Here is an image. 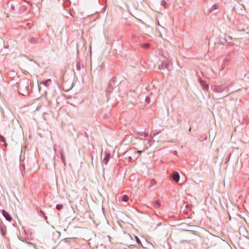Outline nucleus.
<instances>
[{"label":"nucleus","instance_id":"1","mask_svg":"<svg viewBox=\"0 0 249 249\" xmlns=\"http://www.w3.org/2000/svg\"><path fill=\"white\" fill-rule=\"evenodd\" d=\"M124 154L128 157L130 161H134L137 160L139 157V151L135 150L130 149L126 151Z\"/></svg>","mask_w":249,"mask_h":249},{"label":"nucleus","instance_id":"2","mask_svg":"<svg viewBox=\"0 0 249 249\" xmlns=\"http://www.w3.org/2000/svg\"><path fill=\"white\" fill-rule=\"evenodd\" d=\"M228 90L229 86L224 84L216 86L214 89V91L217 93H227L228 91Z\"/></svg>","mask_w":249,"mask_h":249},{"label":"nucleus","instance_id":"3","mask_svg":"<svg viewBox=\"0 0 249 249\" xmlns=\"http://www.w3.org/2000/svg\"><path fill=\"white\" fill-rule=\"evenodd\" d=\"M28 84L21 83L19 84V93L24 96L28 94Z\"/></svg>","mask_w":249,"mask_h":249},{"label":"nucleus","instance_id":"4","mask_svg":"<svg viewBox=\"0 0 249 249\" xmlns=\"http://www.w3.org/2000/svg\"><path fill=\"white\" fill-rule=\"evenodd\" d=\"M128 200L129 197L126 195L120 196L118 198V202L123 205H126Z\"/></svg>","mask_w":249,"mask_h":249},{"label":"nucleus","instance_id":"5","mask_svg":"<svg viewBox=\"0 0 249 249\" xmlns=\"http://www.w3.org/2000/svg\"><path fill=\"white\" fill-rule=\"evenodd\" d=\"M115 80L114 78L111 79L109 83V85L108 86L107 92V93H109L111 92V89H113V87L115 86Z\"/></svg>","mask_w":249,"mask_h":249},{"label":"nucleus","instance_id":"6","mask_svg":"<svg viewBox=\"0 0 249 249\" xmlns=\"http://www.w3.org/2000/svg\"><path fill=\"white\" fill-rule=\"evenodd\" d=\"M171 177L173 180H174L176 182L179 181L180 179V176L178 172H174L173 174L171 175Z\"/></svg>","mask_w":249,"mask_h":249},{"label":"nucleus","instance_id":"7","mask_svg":"<svg viewBox=\"0 0 249 249\" xmlns=\"http://www.w3.org/2000/svg\"><path fill=\"white\" fill-rule=\"evenodd\" d=\"M240 233H242L243 236H244L246 238L249 239V237H248V231L247 229L245 227H241L239 229Z\"/></svg>","mask_w":249,"mask_h":249},{"label":"nucleus","instance_id":"8","mask_svg":"<svg viewBox=\"0 0 249 249\" xmlns=\"http://www.w3.org/2000/svg\"><path fill=\"white\" fill-rule=\"evenodd\" d=\"M199 81L202 89L205 90H208L209 89V85L206 83V82L200 78L199 79Z\"/></svg>","mask_w":249,"mask_h":249},{"label":"nucleus","instance_id":"9","mask_svg":"<svg viewBox=\"0 0 249 249\" xmlns=\"http://www.w3.org/2000/svg\"><path fill=\"white\" fill-rule=\"evenodd\" d=\"M18 6V3L16 2L13 3L12 1H9L8 2V7L10 9L15 10L16 9V7Z\"/></svg>","mask_w":249,"mask_h":249},{"label":"nucleus","instance_id":"10","mask_svg":"<svg viewBox=\"0 0 249 249\" xmlns=\"http://www.w3.org/2000/svg\"><path fill=\"white\" fill-rule=\"evenodd\" d=\"M2 213L3 216L5 218V219L7 221H10L12 220V217H11V215L6 211L3 210L2 211Z\"/></svg>","mask_w":249,"mask_h":249},{"label":"nucleus","instance_id":"11","mask_svg":"<svg viewBox=\"0 0 249 249\" xmlns=\"http://www.w3.org/2000/svg\"><path fill=\"white\" fill-rule=\"evenodd\" d=\"M169 63H165L163 61H162L160 64H159L158 66L159 69L160 70H162L165 68L168 69Z\"/></svg>","mask_w":249,"mask_h":249},{"label":"nucleus","instance_id":"12","mask_svg":"<svg viewBox=\"0 0 249 249\" xmlns=\"http://www.w3.org/2000/svg\"><path fill=\"white\" fill-rule=\"evenodd\" d=\"M110 156V154H108V153L106 154V156L105 157V158L103 159V165L104 164L107 165V163L109 160Z\"/></svg>","mask_w":249,"mask_h":249},{"label":"nucleus","instance_id":"13","mask_svg":"<svg viewBox=\"0 0 249 249\" xmlns=\"http://www.w3.org/2000/svg\"><path fill=\"white\" fill-rule=\"evenodd\" d=\"M60 158H61L62 162L65 165L66 164V160H65V157H64L63 153V151L62 150H61L60 151Z\"/></svg>","mask_w":249,"mask_h":249},{"label":"nucleus","instance_id":"14","mask_svg":"<svg viewBox=\"0 0 249 249\" xmlns=\"http://www.w3.org/2000/svg\"><path fill=\"white\" fill-rule=\"evenodd\" d=\"M218 5L214 4V5H213L211 6L210 9L209 11V13L212 12L214 10H216V9H218Z\"/></svg>","mask_w":249,"mask_h":249},{"label":"nucleus","instance_id":"15","mask_svg":"<svg viewBox=\"0 0 249 249\" xmlns=\"http://www.w3.org/2000/svg\"><path fill=\"white\" fill-rule=\"evenodd\" d=\"M0 142H3V145L4 146H7V143L5 142V138L2 135H0Z\"/></svg>","mask_w":249,"mask_h":249},{"label":"nucleus","instance_id":"16","mask_svg":"<svg viewBox=\"0 0 249 249\" xmlns=\"http://www.w3.org/2000/svg\"><path fill=\"white\" fill-rule=\"evenodd\" d=\"M0 142H3V145L4 146H7V143L5 142V138L2 135H0Z\"/></svg>","mask_w":249,"mask_h":249},{"label":"nucleus","instance_id":"17","mask_svg":"<svg viewBox=\"0 0 249 249\" xmlns=\"http://www.w3.org/2000/svg\"><path fill=\"white\" fill-rule=\"evenodd\" d=\"M150 44L149 43H144L141 45V46L143 49H148L150 47Z\"/></svg>","mask_w":249,"mask_h":249},{"label":"nucleus","instance_id":"18","mask_svg":"<svg viewBox=\"0 0 249 249\" xmlns=\"http://www.w3.org/2000/svg\"><path fill=\"white\" fill-rule=\"evenodd\" d=\"M154 206L155 208H158L160 206V200H157L154 203Z\"/></svg>","mask_w":249,"mask_h":249},{"label":"nucleus","instance_id":"19","mask_svg":"<svg viewBox=\"0 0 249 249\" xmlns=\"http://www.w3.org/2000/svg\"><path fill=\"white\" fill-rule=\"evenodd\" d=\"M49 81H51V79H47V80H45V81H43V82H42V84H43L44 86H45L46 87H48V86H49L48 82H49Z\"/></svg>","mask_w":249,"mask_h":249},{"label":"nucleus","instance_id":"20","mask_svg":"<svg viewBox=\"0 0 249 249\" xmlns=\"http://www.w3.org/2000/svg\"><path fill=\"white\" fill-rule=\"evenodd\" d=\"M63 207L62 204H57L56 206V209L58 210H60L62 209Z\"/></svg>","mask_w":249,"mask_h":249},{"label":"nucleus","instance_id":"21","mask_svg":"<svg viewBox=\"0 0 249 249\" xmlns=\"http://www.w3.org/2000/svg\"><path fill=\"white\" fill-rule=\"evenodd\" d=\"M145 103L147 104L150 103V98L149 96H147L145 97Z\"/></svg>","mask_w":249,"mask_h":249},{"label":"nucleus","instance_id":"22","mask_svg":"<svg viewBox=\"0 0 249 249\" xmlns=\"http://www.w3.org/2000/svg\"><path fill=\"white\" fill-rule=\"evenodd\" d=\"M135 238H136V240L137 242L139 245H141L142 247V245L141 241L140 239L139 238V237H138V236H136L135 237Z\"/></svg>","mask_w":249,"mask_h":249},{"label":"nucleus","instance_id":"23","mask_svg":"<svg viewBox=\"0 0 249 249\" xmlns=\"http://www.w3.org/2000/svg\"><path fill=\"white\" fill-rule=\"evenodd\" d=\"M156 181H155V180H154V179L151 180L150 181L151 185L150 187H151L152 186L156 184Z\"/></svg>","mask_w":249,"mask_h":249},{"label":"nucleus","instance_id":"24","mask_svg":"<svg viewBox=\"0 0 249 249\" xmlns=\"http://www.w3.org/2000/svg\"><path fill=\"white\" fill-rule=\"evenodd\" d=\"M132 39L134 41H137V37L134 35H133L132 36Z\"/></svg>","mask_w":249,"mask_h":249},{"label":"nucleus","instance_id":"25","mask_svg":"<svg viewBox=\"0 0 249 249\" xmlns=\"http://www.w3.org/2000/svg\"><path fill=\"white\" fill-rule=\"evenodd\" d=\"M40 213H41V214H42L44 216V217H45V219H46V220H47V216L45 215V214L44 212L43 211H42V210H40Z\"/></svg>","mask_w":249,"mask_h":249},{"label":"nucleus","instance_id":"26","mask_svg":"<svg viewBox=\"0 0 249 249\" xmlns=\"http://www.w3.org/2000/svg\"><path fill=\"white\" fill-rule=\"evenodd\" d=\"M76 67L77 70L79 71L80 70V67L79 63H77L76 65Z\"/></svg>","mask_w":249,"mask_h":249},{"label":"nucleus","instance_id":"27","mask_svg":"<svg viewBox=\"0 0 249 249\" xmlns=\"http://www.w3.org/2000/svg\"><path fill=\"white\" fill-rule=\"evenodd\" d=\"M165 3V2L164 1H162L161 2V4H162V5H164Z\"/></svg>","mask_w":249,"mask_h":249},{"label":"nucleus","instance_id":"28","mask_svg":"<svg viewBox=\"0 0 249 249\" xmlns=\"http://www.w3.org/2000/svg\"><path fill=\"white\" fill-rule=\"evenodd\" d=\"M181 120H178V124L180 123H181Z\"/></svg>","mask_w":249,"mask_h":249},{"label":"nucleus","instance_id":"29","mask_svg":"<svg viewBox=\"0 0 249 249\" xmlns=\"http://www.w3.org/2000/svg\"><path fill=\"white\" fill-rule=\"evenodd\" d=\"M191 129H191V127H190V128L189 129V132H191Z\"/></svg>","mask_w":249,"mask_h":249},{"label":"nucleus","instance_id":"30","mask_svg":"<svg viewBox=\"0 0 249 249\" xmlns=\"http://www.w3.org/2000/svg\"><path fill=\"white\" fill-rule=\"evenodd\" d=\"M223 69H224V68H222L221 69V71H223Z\"/></svg>","mask_w":249,"mask_h":249}]
</instances>
